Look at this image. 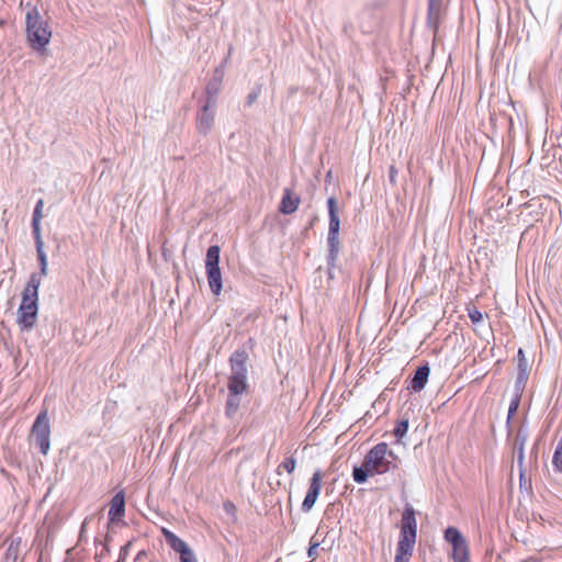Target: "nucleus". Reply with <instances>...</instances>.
Here are the masks:
<instances>
[{
  "mask_svg": "<svg viewBox=\"0 0 562 562\" xmlns=\"http://www.w3.org/2000/svg\"><path fill=\"white\" fill-rule=\"evenodd\" d=\"M25 33L27 43L36 52H43L50 42L52 31L36 7L26 12Z\"/></svg>",
  "mask_w": 562,
  "mask_h": 562,
  "instance_id": "nucleus-1",
  "label": "nucleus"
},
{
  "mask_svg": "<svg viewBox=\"0 0 562 562\" xmlns=\"http://www.w3.org/2000/svg\"><path fill=\"white\" fill-rule=\"evenodd\" d=\"M394 458V452L389 450L385 442H380L369 450L364 457L366 469L371 472V475L384 474L389 472L395 464L389 458Z\"/></svg>",
  "mask_w": 562,
  "mask_h": 562,
  "instance_id": "nucleus-2",
  "label": "nucleus"
},
{
  "mask_svg": "<svg viewBox=\"0 0 562 562\" xmlns=\"http://www.w3.org/2000/svg\"><path fill=\"white\" fill-rule=\"evenodd\" d=\"M247 352L244 350H237L231 356L232 373L227 385L231 393H244L247 390Z\"/></svg>",
  "mask_w": 562,
  "mask_h": 562,
  "instance_id": "nucleus-3",
  "label": "nucleus"
},
{
  "mask_svg": "<svg viewBox=\"0 0 562 562\" xmlns=\"http://www.w3.org/2000/svg\"><path fill=\"white\" fill-rule=\"evenodd\" d=\"M417 536V522L415 510L412 506H406L401 520V533L396 550L401 553H413Z\"/></svg>",
  "mask_w": 562,
  "mask_h": 562,
  "instance_id": "nucleus-4",
  "label": "nucleus"
},
{
  "mask_svg": "<svg viewBox=\"0 0 562 562\" xmlns=\"http://www.w3.org/2000/svg\"><path fill=\"white\" fill-rule=\"evenodd\" d=\"M220 252L217 245L209 247L205 258V270L209 286L214 295H218L222 291V273L220 269Z\"/></svg>",
  "mask_w": 562,
  "mask_h": 562,
  "instance_id": "nucleus-5",
  "label": "nucleus"
},
{
  "mask_svg": "<svg viewBox=\"0 0 562 562\" xmlns=\"http://www.w3.org/2000/svg\"><path fill=\"white\" fill-rule=\"evenodd\" d=\"M32 437L40 451L46 456L50 448V428L47 412H41L32 427Z\"/></svg>",
  "mask_w": 562,
  "mask_h": 562,
  "instance_id": "nucleus-6",
  "label": "nucleus"
},
{
  "mask_svg": "<svg viewBox=\"0 0 562 562\" xmlns=\"http://www.w3.org/2000/svg\"><path fill=\"white\" fill-rule=\"evenodd\" d=\"M445 540L452 546L453 562H469L468 542L457 528L448 527L445 531Z\"/></svg>",
  "mask_w": 562,
  "mask_h": 562,
  "instance_id": "nucleus-7",
  "label": "nucleus"
},
{
  "mask_svg": "<svg viewBox=\"0 0 562 562\" xmlns=\"http://www.w3.org/2000/svg\"><path fill=\"white\" fill-rule=\"evenodd\" d=\"M37 301V296L22 294V302L19 307V324L25 329H31L36 322Z\"/></svg>",
  "mask_w": 562,
  "mask_h": 562,
  "instance_id": "nucleus-8",
  "label": "nucleus"
},
{
  "mask_svg": "<svg viewBox=\"0 0 562 562\" xmlns=\"http://www.w3.org/2000/svg\"><path fill=\"white\" fill-rule=\"evenodd\" d=\"M323 473L321 470H316L310 481L307 493L302 503L301 509L304 513H308L315 505L317 497L322 490Z\"/></svg>",
  "mask_w": 562,
  "mask_h": 562,
  "instance_id": "nucleus-9",
  "label": "nucleus"
},
{
  "mask_svg": "<svg viewBox=\"0 0 562 562\" xmlns=\"http://www.w3.org/2000/svg\"><path fill=\"white\" fill-rule=\"evenodd\" d=\"M216 105L204 102L196 115V128L200 134L207 135L214 124Z\"/></svg>",
  "mask_w": 562,
  "mask_h": 562,
  "instance_id": "nucleus-10",
  "label": "nucleus"
},
{
  "mask_svg": "<svg viewBox=\"0 0 562 562\" xmlns=\"http://www.w3.org/2000/svg\"><path fill=\"white\" fill-rule=\"evenodd\" d=\"M224 72L221 69H216L213 78L205 87V102H209L210 105H217V94L222 87Z\"/></svg>",
  "mask_w": 562,
  "mask_h": 562,
  "instance_id": "nucleus-11",
  "label": "nucleus"
},
{
  "mask_svg": "<svg viewBox=\"0 0 562 562\" xmlns=\"http://www.w3.org/2000/svg\"><path fill=\"white\" fill-rule=\"evenodd\" d=\"M161 533L164 535L166 542L169 544V547L180 554V560L193 553L192 549L188 546V543L180 539L178 536H176L169 529L162 528Z\"/></svg>",
  "mask_w": 562,
  "mask_h": 562,
  "instance_id": "nucleus-12",
  "label": "nucleus"
},
{
  "mask_svg": "<svg viewBox=\"0 0 562 562\" xmlns=\"http://www.w3.org/2000/svg\"><path fill=\"white\" fill-rule=\"evenodd\" d=\"M125 513V495L121 491L116 493L111 499V506L109 510V517L111 521L119 520L124 516Z\"/></svg>",
  "mask_w": 562,
  "mask_h": 562,
  "instance_id": "nucleus-13",
  "label": "nucleus"
},
{
  "mask_svg": "<svg viewBox=\"0 0 562 562\" xmlns=\"http://www.w3.org/2000/svg\"><path fill=\"white\" fill-rule=\"evenodd\" d=\"M328 214H329V228L328 234H339L340 229V220L338 216V206L337 200L334 196H330L327 200Z\"/></svg>",
  "mask_w": 562,
  "mask_h": 562,
  "instance_id": "nucleus-14",
  "label": "nucleus"
},
{
  "mask_svg": "<svg viewBox=\"0 0 562 562\" xmlns=\"http://www.w3.org/2000/svg\"><path fill=\"white\" fill-rule=\"evenodd\" d=\"M430 369L428 366L418 367L411 382V387L415 392L422 391L429 378Z\"/></svg>",
  "mask_w": 562,
  "mask_h": 562,
  "instance_id": "nucleus-15",
  "label": "nucleus"
},
{
  "mask_svg": "<svg viewBox=\"0 0 562 562\" xmlns=\"http://www.w3.org/2000/svg\"><path fill=\"white\" fill-rule=\"evenodd\" d=\"M299 204H300V198L292 196L291 190L285 189L279 210L283 214H292L297 210Z\"/></svg>",
  "mask_w": 562,
  "mask_h": 562,
  "instance_id": "nucleus-16",
  "label": "nucleus"
},
{
  "mask_svg": "<svg viewBox=\"0 0 562 562\" xmlns=\"http://www.w3.org/2000/svg\"><path fill=\"white\" fill-rule=\"evenodd\" d=\"M327 243L329 247L328 265L334 266L339 252V234H328Z\"/></svg>",
  "mask_w": 562,
  "mask_h": 562,
  "instance_id": "nucleus-17",
  "label": "nucleus"
},
{
  "mask_svg": "<svg viewBox=\"0 0 562 562\" xmlns=\"http://www.w3.org/2000/svg\"><path fill=\"white\" fill-rule=\"evenodd\" d=\"M40 285H41V276H38L37 273H32L22 294L38 297Z\"/></svg>",
  "mask_w": 562,
  "mask_h": 562,
  "instance_id": "nucleus-18",
  "label": "nucleus"
},
{
  "mask_svg": "<svg viewBox=\"0 0 562 562\" xmlns=\"http://www.w3.org/2000/svg\"><path fill=\"white\" fill-rule=\"evenodd\" d=\"M240 394L241 393H231L229 392L228 398L226 401V407H225V412L228 417H233L237 413L239 405H240V400H239L238 395H240Z\"/></svg>",
  "mask_w": 562,
  "mask_h": 562,
  "instance_id": "nucleus-19",
  "label": "nucleus"
},
{
  "mask_svg": "<svg viewBox=\"0 0 562 562\" xmlns=\"http://www.w3.org/2000/svg\"><path fill=\"white\" fill-rule=\"evenodd\" d=\"M369 475H371V472H369V470L366 469L364 461L361 467L353 468L352 477L356 483L362 484L367 482Z\"/></svg>",
  "mask_w": 562,
  "mask_h": 562,
  "instance_id": "nucleus-20",
  "label": "nucleus"
},
{
  "mask_svg": "<svg viewBox=\"0 0 562 562\" xmlns=\"http://www.w3.org/2000/svg\"><path fill=\"white\" fill-rule=\"evenodd\" d=\"M527 440V435L522 432L520 429L517 432L516 439H515V448L518 450V461L519 463L524 460V446Z\"/></svg>",
  "mask_w": 562,
  "mask_h": 562,
  "instance_id": "nucleus-21",
  "label": "nucleus"
},
{
  "mask_svg": "<svg viewBox=\"0 0 562 562\" xmlns=\"http://www.w3.org/2000/svg\"><path fill=\"white\" fill-rule=\"evenodd\" d=\"M552 464L558 472H562V435L561 438L555 447L553 458H552Z\"/></svg>",
  "mask_w": 562,
  "mask_h": 562,
  "instance_id": "nucleus-22",
  "label": "nucleus"
},
{
  "mask_svg": "<svg viewBox=\"0 0 562 562\" xmlns=\"http://www.w3.org/2000/svg\"><path fill=\"white\" fill-rule=\"evenodd\" d=\"M407 429H408V419L404 418V419H401L396 424V426L393 430V434L400 440L405 436V434L407 432Z\"/></svg>",
  "mask_w": 562,
  "mask_h": 562,
  "instance_id": "nucleus-23",
  "label": "nucleus"
},
{
  "mask_svg": "<svg viewBox=\"0 0 562 562\" xmlns=\"http://www.w3.org/2000/svg\"><path fill=\"white\" fill-rule=\"evenodd\" d=\"M296 467V460L294 457L286 458L277 469V473L281 474V469H284L288 473H293Z\"/></svg>",
  "mask_w": 562,
  "mask_h": 562,
  "instance_id": "nucleus-24",
  "label": "nucleus"
},
{
  "mask_svg": "<svg viewBox=\"0 0 562 562\" xmlns=\"http://www.w3.org/2000/svg\"><path fill=\"white\" fill-rule=\"evenodd\" d=\"M33 236L35 240V247L41 248L44 247V241L41 235V226L40 223H32Z\"/></svg>",
  "mask_w": 562,
  "mask_h": 562,
  "instance_id": "nucleus-25",
  "label": "nucleus"
},
{
  "mask_svg": "<svg viewBox=\"0 0 562 562\" xmlns=\"http://www.w3.org/2000/svg\"><path fill=\"white\" fill-rule=\"evenodd\" d=\"M520 404V394L517 392L515 396L512 398L509 407H508V420L516 414Z\"/></svg>",
  "mask_w": 562,
  "mask_h": 562,
  "instance_id": "nucleus-26",
  "label": "nucleus"
},
{
  "mask_svg": "<svg viewBox=\"0 0 562 562\" xmlns=\"http://www.w3.org/2000/svg\"><path fill=\"white\" fill-rule=\"evenodd\" d=\"M43 200H38L34 207L32 223H41V220L43 217Z\"/></svg>",
  "mask_w": 562,
  "mask_h": 562,
  "instance_id": "nucleus-27",
  "label": "nucleus"
},
{
  "mask_svg": "<svg viewBox=\"0 0 562 562\" xmlns=\"http://www.w3.org/2000/svg\"><path fill=\"white\" fill-rule=\"evenodd\" d=\"M469 318L473 324H477L483 319V314L475 307L469 310Z\"/></svg>",
  "mask_w": 562,
  "mask_h": 562,
  "instance_id": "nucleus-28",
  "label": "nucleus"
},
{
  "mask_svg": "<svg viewBox=\"0 0 562 562\" xmlns=\"http://www.w3.org/2000/svg\"><path fill=\"white\" fill-rule=\"evenodd\" d=\"M36 252H37V258H38V261H40V266H48L47 256H46V252L44 250V247L36 248Z\"/></svg>",
  "mask_w": 562,
  "mask_h": 562,
  "instance_id": "nucleus-29",
  "label": "nucleus"
},
{
  "mask_svg": "<svg viewBox=\"0 0 562 562\" xmlns=\"http://www.w3.org/2000/svg\"><path fill=\"white\" fill-rule=\"evenodd\" d=\"M319 547V542H312L310 548H308V551H307V555L310 559L312 560H315L316 557H317V549Z\"/></svg>",
  "mask_w": 562,
  "mask_h": 562,
  "instance_id": "nucleus-30",
  "label": "nucleus"
},
{
  "mask_svg": "<svg viewBox=\"0 0 562 562\" xmlns=\"http://www.w3.org/2000/svg\"><path fill=\"white\" fill-rule=\"evenodd\" d=\"M412 554L409 553H401L400 550H396L394 562H408Z\"/></svg>",
  "mask_w": 562,
  "mask_h": 562,
  "instance_id": "nucleus-31",
  "label": "nucleus"
},
{
  "mask_svg": "<svg viewBox=\"0 0 562 562\" xmlns=\"http://www.w3.org/2000/svg\"><path fill=\"white\" fill-rule=\"evenodd\" d=\"M130 546H131V543H127V544H125L124 547L121 548L120 557L119 558H124V560H126V557L128 554Z\"/></svg>",
  "mask_w": 562,
  "mask_h": 562,
  "instance_id": "nucleus-32",
  "label": "nucleus"
},
{
  "mask_svg": "<svg viewBox=\"0 0 562 562\" xmlns=\"http://www.w3.org/2000/svg\"><path fill=\"white\" fill-rule=\"evenodd\" d=\"M258 98V93L257 92H251L248 94L247 97V104L248 105H251Z\"/></svg>",
  "mask_w": 562,
  "mask_h": 562,
  "instance_id": "nucleus-33",
  "label": "nucleus"
},
{
  "mask_svg": "<svg viewBox=\"0 0 562 562\" xmlns=\"http://www.w3.org/2000/svg\"><path fill=\"white\" fill-rule=\"evenodd\" d=\"M180 562H198L194 552L180 560Z\"/></svg>",
  "mask_w": 562,
  "mask_h": 562,
  "instance_id": "nucleus-34",
  "label": "nucleus"
},
{
  "mask_svg": "<svg viewBox=\"0 0 562 562\" xmlns=\"http://www.w3.org/2000/svg\"><path fill=\"white\" fill-rule=\"evenodd\" d=\"M396 173H397L396 168L394 166H391L390 167V181L393 183L395 182Z\"/></svg>",
  "mask_w": 562,
  "mask_h": 562,
  "instance_id": "nucleus-35",
  "label": "nucleus"
},
{
  "mask_svg": "<svg viewBox=\"0 0 562 562\" xmlns=\"http://www.w3.org/2000/svg\"><path fill=\"white\" fill-rule=\"evenodd\" d=\"M41 267V276L46 277L48 273V266H40Z\"/></svg>",
  "mask_w": 562,
  "mask_h": 562,
  "instance_id": "nucleus-36",
  "label": "nucleus"
},
{
  "mask_svg": "<svg viewBox=\"0 0 562 562\" xmlns=\"http://www.w3.org/2000/svg\"><path fill=\"white\" fill-rule=\"evenodd\" d=\"M232 508H234V506L232 505V503H226V504H225V509H226V512H228V513H229V512H232Z\"/></svg>",
  "mask_w": 562,
  "mask_h": 562,
  "instance_id": "nucleus-37",
  "label": "nucleus"
},
{
  "mask_svg": "<svg viewBox=\"0 0 562 562\" xmlns=\"http://www.w3.org/2000/svg\"><path fill=\"white\" fill-rule=\"evenodd\" d=\"M518 380H519V382H522L525 380L524 373H521V372L519 373Z\"/></svg>",
  "mask_w": 562,
  "mask_h": 562,
  "instance_id": "nucleus-38",
  "label": "nucleus"
},
{
  "mask_svg": "<svg viewBox=\"0 0 562 562\" xmlns=\"http://www.w3.org/2000/svg\"><path fill=\"white\" fill-rule=\"evenodd\" d=\"M431 11H432V0H430V2H429V12L431 13Z\"/></svg>",
  "mask_w": 562,
  "mask_h": 562,
  "instance_id": "nucleus-39",
  "label": "nucleus"
},
{
  "mask_svg": "<svg viewBox=\"0 0 562 562\" xmlns=\"http://www.w3.org/2000/svg\"><path fill=\"white\" fill-rule=\"evenodd\" d=\"M116 562H125L124 558H119Z\"/></svg>",
  "mask_w": 562,
  "mask_h": 562,
  "instance_id": "nucleus-40",
  "label": "nucleus"
}]
</instances>
